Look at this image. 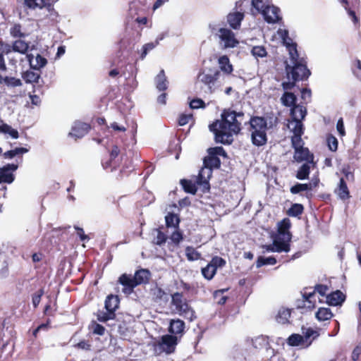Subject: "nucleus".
I'll use <instances>...</instances> for the list:
<instances>
[{
	"label": "nucleus",
	"mask_w": 361,
	"mask_h": 361,
	"mask_svg": "<svg viewBox=\"0 0 361 361\" xmlns=\"http://www.w3.org/2000/svg\"><path fill=\"white\" fill-rule=\"evenodd\" d=\"M244 113L236 112L231 109H225L221 114V119L209 126V130L214 133L215 141L224 145H230L233 141V134H238L241 130V121Z\"/></svg>",
	"instance_id": "f257e3e1"
},
{
	"label": "nucleus",
	"mask_w": 361,
	"mask_h": 361,
	"mask_svg": "<svg viewBox=\"0 0 361 361\" xmlns=\"http://www.w3.org/2000/svg\"><path fill=\"white\" fill-rule=\"evenodd\" d=\"M251 132L252 143L257 147L264 145L267 142V119L262 116H251L248 121Z\"/></svg>",
	"instance_id": "f03ea898"
},
{
	"label": "nucleus",
	"mask_w": 361,
	"mask_h": 361,
	"mask_svg": "<svg viewBox=\"0 0 361 361\" xmlns=\"http://www.w3.org/2000/svg\"><path fill=\"white\" fill-rule=\"evenodd\" d=\"M170 307L173 312L190 322L197 319L195 310L190 306L189 300L184 297L183 293L176 292L171 295Z\"/></svg>",
	"instance_id": "7ed1b4c3"
},
{
	"label": "nucleus",
	"mask_w": 361,
	"mask_h": 361,
	"mask_svg": "<svg viewBox=\"0 0 361 361\" xmlns=\"http://www.w3.org/2000/svg\"><path fill=\"white\" fill-rule=\"evenodd\" d=\"M293 56V58L290 56L293 66L288 63L285 66L287 75L294 81L307 80L310 75L311 72L307 67L306 60L302 57H300L299 53H297V56Z\"/></svg>",
	"instance_id": "20e7f679"
},
{
	"label": "nucleus",
	"mask_w": 361,
	"mask_h": 361,
	"mask_svg": "<svg viewBox=\"0 0 361 361\" xmlns=\"http://www.w3.org/2000/svg\"><path fill=\"white\" fill-rule=\"evenodd\" d=\"M120 305V298L118 295L109 294L106 296L104 301V308L106 312L98 310L96 316L99 322H106L109 320L116 318V311L118 309Z\"/></svg>",
	"instance_id": "39448f33"
},
{
	"label": "nucleus",
	"mask_w": 361,
	"mask_h": 361,
	"mask_svg": "<svg viewBox=\"0 0 361 361\" xmlns=\"http://www.w3.org/2000/svg\"><path fill=\"white\" fill-rule=\"evenodd\" d=\"M218 156L227 157V154L222 147L209 148L208 149V156L204 159L203 165L212 169L220 168L221 160Z\"/></svg>",
	"instance_id": "423d86ee"
},
{
	"label": "nucleus",
	"mask_w": 361,
	"mask_h": 361,
	"mask_svg": "<svg viewBox=\"0 0 361 361\" xmlns=\"http://www.w3.org/2000/svg\"><path fill=\"white\" fill-rule=\"evenodd\" d=\"M291 226L290 221L288 218H284L278 224L277 234L274 237L281 242L290 243L292 234L290 232V228Z\"/></svg>",
	"instance_id": "0eeeda50"
},
{
	"label": "nucleus",
	"mask_w": 361,
	"mask_h": 361,
	"mask_svg": "<svg viewBox=\"0 0 361 361\" xmlns=\"http://www.w3.org/2000/svg\"><path fill=\"white\" fill-rule=\"evenodd\" d=\"M310 288H305L302 299L296 300L297 309L313 310L316 306V298L314 291L307 292Z\"/></svg>",
	"instance_id": "6e6552de"
},
{
	"label": "nucleus",
	"mask_w": 361,
	"mask_h": 361,
	"mask_svg": "<svg viewBox=\"0 0 361 361\" xmlns=\"http://www.w3.org/2000/svg\"><path fill=\"white\" fill-rule=\"evenodd\" d=\"M212 176V169L204 166L200 170L197 176V184L202 189L203 192H207L210 190L209 179Z\"/></svg>",
	"instance_id": "1a4fd4ad"
},
{
	"label": "nucleus",
	"mask_w": 361,
	"mask_h": 361,
	"mask_svg": "<svg viewBox=\"0 0 361 361\" xmlns=\"http://www.w3.org/2000/svg\"><path fill=\"white\" fill-rule=\"evenodd\" d=\"M219 32V38L224 42V47L225 49L233 48L238 44V40L235 37L234 33L231 30L220 28Z\"/></svg>",
	"instance_id": "9d476101"
},
{
	"label": "nucleus",
	"mask_w": 361,
	"mask_h": 361,
	"mask_svg": "<svg viewBox=\"0 0 361 361\" xmlns=\"http://www.w3.org/2000/svg\"><path fill=\"white\" fill-rule=\"evenodd\" d=\"M18 169L15 164H7L0 169V183H11L15 179L13 172Z\"/></svg>",
	"instance_id": "9b49d317"
},
{
	"label": "nucleus",
	"mask_w": 361,
	"mask_h": 361,
	"mask_svg": "<svg viewBox=\"0 0 361 361\" xmlns=\"http://www.w3.org/2000/svg\"><path fill=\"white\" fill-rule=\"evenodd\" d=\"M278 33L280 35L283 44L286 47L290 56L291 58H293V56H297V53H298L297 44L293 42V39L289 37L288 31L287 30L279 29Z\"/></svg>",
	"instance_id": "f8f14e48"
},
{
	"label": "nucleus",
	"mask_w": 361,
	"mask_h": 361,
	"mask_svg": "<svg viewBox=\"0 0 361 361\" xmlns=\"http://www.w3.org/2000/svg\"><path fill=\"white\" fill-rule=\"evenodd\" d=\"M178 344V338L173 335L166 334L162 336L159 345L166 353L170 354L174 352L176 345Z\"/></svg>",
	"instance_id": "ddd939ff"
},
{
	"label": "nucleus",
	"mask_w": 361,
	"mask_h": 361,
	"mask_svg": "<svg viewBox=\"0 0 361 361\" xmlns=\"http://www.w3.org/2000/svg\"><path fill=\"white\" fill-rule=\"evenodd\" d=\"M90 125L87 123L75 121L69 135L75 138H81L90 131Z\"/></svg>",
	"instance_id": "4468645a"
},
{
	"label": "nucleus",
	"mask_w": 361,
	"mask_h": 361,
	"mask_svg": "<svg viewBox=\"0 0 361 361\" xmlns=\"http://www.w3.org/2000/svg\"><path fill=\"white\" fill-rule=\"evenodd\" d=\"M279 13L280 9L278 7L269 5L265 10H263L262 16L267 23H275L281 19Z\"/></svg>",
	"instance_id": "2eb2a0df"
},
{
	"label": "nucleus",
	"mask_w": 361,
	"mask_h": 361,
	"mask_svg": "<svg viewBox=\"0 0 361 361\" xmlns=\"http://www.w3.org/2000/svg\"><path fill=\"white\" fill-rule=\"evenodd\" d=\"M293 158L297 162L305 161L308 163H313L314 155L310 153L307 147H298L294 149Z\"/></svg>",
	"instance_id": "dca6fc26"
},
{
	"label": "nucleus",
	"mask_w": 361,
	"mask_h": 361,
	"mask_svg": "<svg viewBox=\"0 0 361 361\" xmlns=\"http://www.w3.org/2000/svg\"><path fill=\"white\" fill-rule=\"evenodd\" d=\"M118 283L124 287L123 292L126 294H130L137 286L134 277L127 274L121 275L118 278Z\"/></svg>",
	"instance_id": "f3484780"
},
{
	"label": "nucleus",
	"mask_w": 361,
	"mask_h": 361,
	"mask_svg": "<svg viewBox=\"0 0 361 361\" xmlns=\"http://www.w3.org/2000/svg\"><path fill=\"white\" fill-rule=\"evenodd\" d=\"M185 327V322L183 320L180 319H171L169 326V331L171 335L181 337L184 333Z\"/></svg>",
	"instance_id": "a211bd4d"
},
{
	"label": "nucleus",
	"mask_w": 361,
	"mask_h": 361,
	"mask_svg": "<svg viewBox=\"0 0 361 361\" xmlns=\"http://www.w3.org/2000/svg\"><path fill=\"white\" fill-rule=\"evenodd\" d=\"M26 58L30 63V68L35 71L40 70L41 68H43L47 63V59L42 56L39 54H37L35 57L31 54H27Z\"/></svg>",
	"instance_id": "6ab92c4d"
},
{
	"label": "nucleus",
	"mask_w": 361,
	"mask_h": 361,
	"mask_svg": "<svg viewBox=\"0 0 361 361\" xmlns=\"http://www.w3.org/2000/svg\"><path fill=\"white\" fill-rule=\"evenodd\" d=\"M24 7L26 9L35 10L46 8L50 11L52 8V4L45 3L44 0H24Z\"/></svg>",
	"instance_id": "aec40b11"
},
{
	"label": "nucleus",
	"mask_w": 361,
	"mask_h": 361,
	"mask_svg": "<svg viewBox=\"0 0 361 361\" xmlns=\"http://www.w3.org/2000/svg\"><path fill=\"white\" fill-rule=\"evenodd\" d=\"M334 192L343 201H345L350 197L349 189L343 178H340L338 186L336 188Z\"/></svg>",
	"instance_id": "412c9836"
},
{
	"label": "nucleus",
	"mask_w": 361,
	"mask_h": 361,
	"mask_svg": "<svg viewBox=\"0 0 361 361\" xmlns=\"http://www.w3.org/2000/svg\"><path fill=\"white\" fill-rule=\"evenodd\" d=\"M266 249L267 251H270V252H288L290 251V243L281 242L279 240L274 238L273 244L267 245Z\"/></svg>",
	"instance_id": "4be33fe9"
},
{
	"label": "nucleus",
	"mask_w": 361,
	"mask_h": 361,
	"mask_svg": "<svg viewBox=\"0 0 361 361\" xmlns=\"http://www.w3.org/2000/svg\"><path fill=\"white\" fill-rule=\"evenodd\" d=\"M345 295L339 290L326 295V302L331 306H337L344 302Z\"/></svg>",
	"instance_id": "5701e85b"
},
{
	"label": "nucleus",
	"mask_w": 361,
	"mask_h": 361,
	"mask_svg": "<svg viewBox=\"0 0 361 361\" xmlns=\"http://www.w3.org/2000/svg\"><path fill=\"white\" fill-rule=\"evenodd\" d=\"M292 121L303 120L307 115L306 107L300 104H294L290 109Z\"/></svg>",
	"instance_id": "b1692460"
},
{
	"label": "nucleus",
	"mask_w": 361,
	"mask_h": 361,
	"mask_svg": "<svg viewBox=\"0 0 361 361\" xmlns=\"http://www.w3.org/2000/svg\"><path fill=\"white\" fill-rule=\"evenodd\" d=\"M22 78L26 83H38L41 78V71L30 68L22 73Z\"/></svg>",
	"instance_id": "393cba45"
},
{
	"label": "nucleus",
	"mask_w": 361,
	"mask_h": 361,
	"mask_svg": "<svg viewBox=\"0 0 361 361\" xmlns=\"http://www.w3.org/2000/svg\"><path fill=\"white\" fill-rule=\"evenodd\" d=\"M220 76V71L219 70H216L213 74L211 73H202L199 75V78H200V81L206 85L209 86V88L211 92L212 87L211 84H214Z\"/></svg>",
	"instance_id": "a878e982"
},
{
	"label": "nucleus",
	"mask_w": 361,
	"mask_h": 361,
	"mask_svg": "<svg viewBox=\"0 0 361 361\" xmlns=\"http://www.w3.org/2000/svg\"><path fill=\"white\" fill-rule=\"evenodd\" d=\"M151 276V274L148 269H140L135 271L134 275V279L136 283V286L141 284H146L149 282Z\"/></svg>",
	"instance_id": "bb28decb"
},
{
	"label": "nucleus",
	"mask_w": 361,
	"mask_h": 361,
	"mask_svg": "<svg viewBox=\"0 0 361 361\" xmlns=\"http://www.w3.org/2000/svg\"><path fill=\"white\" fill-rule=\"evenodd\" d=\"M244 18V14L241 12H235L229 13L227 16V22L233 29H238Z\"/></svg>",
	"instance_id": "cd10ccee"
},
{
	"label": "nucleus",
	"mask_w": 361,
	"mask_h": 361,
	"mask_svg": "<svg viewBox=\"0 0 361 361\" xmlns=\"http://www.w3.org/2000/svg\"><path fill=\"white\" fill-rule=\"evenodd\" d=\"M220 70L226 75H230L233 71V65L226 55L221 56L218 59Z\"/></svg>",
	"instance_id": "c85d7f7f"
},
{
	"label": "nucleus",
	"mask_w": 361,
	"mask_h": 361,
	"mask_svg": "<svg viewBox=\"0 0 361 361\" xmlns=\"http://www.w3.org/2000/svg\"><path fill=\"white\" fill-rule=\"evenodd\" d=\"M156 87L159 91H165L168 88V81L164 70H161L155 78Z\"/></svg>",
	"instance_id": "c756f323"
},
{
	"label": "nucleus",
	"mask_w": 361,
	"mask_h": 361,
	"mask_svg": "<svg viewBox=\"0 0 361 361\" xmlns=\"http://www.w3.org/2000/svg\"><path fill=\"white\" fill-rule=\"evenodd\" d=\"M281 103L287 107H292L296 104L297 97L293 92H285L281 98Z\"/></svg>",
	"instance_id": "7c9ffc66"
},
{
	"label": "nucleus",
	"mask_w": 361,
	"mask_h": 361,
	"mask_svg": "<svg viewBox=\"0 0 361 361\" xmlns=\"http://www.w3.org/2000/svg\"><path fill=\"white\" fill-rule=\"evenodd\" d=\"M290 310L288 308H281L279 310L278 314L276 317V319L278 323L285 324L289 322V318L290 317Z\"/></svg>",
	"instance_id": "2f4dec72"
},
{
	"label": "nucleus",
	"mask_w": 361,
	"mask_h": 361,
	"mask_svg": "<svg viewBox=\"0 0 361 361\" xmlns=\"http://www.w3.org/2000/svg\"><path fill=\"white\" fill-rule=\"evenodd\" d=\"M310 163H305L303 164L297 171L295 177L299 180H305L309 178V175L310 173Z\"/></svg>",
	"instance_id": "473e14b6"
},
{
	"label": "nucleus",
	"mask_w": 361,
	"mask_h": 361,
	"mask_svg": "<svg viewBox=\"0 0 361 361\" xmlns=\"http://www.w3.org/2000/svg\"><path fill=\"white\" fill-rule=\"evenodd\" d=\"M180 184H181L184 191L188 193L195 195L197 190V181L195 183H193L190 180L182 179L180 180Z\"/></svg>",
	"instance_id": "72a5a7b5"
},
{
	"label": "nucleus",
	"mask_w": 361,
	"mask_h": 361,
	"mask_svg": "<svg viewBox=\"0 0 361 361\" xmlns=\"http://www.w3.org/2000/svg\"><path fill=\"white\" fill-rule=\"evenodd\" d=\"M13 50L22 54L27 53L29 49V44L23 40L18 39L13 42Z\"/></svg>",
	"instance_id": "f704fd0d"
},
{
	"label": "nucleus",
	"mask_w": 361,
	"mask_h": 361,
	"mask_svg": "<svg viewBox=\"0 0 361 361\" xmlns=\"http://www.w3.org/2000/svg\"><path fill=\"white\" fill-rule=\"evenodd\" d=\"M315 316L319 321H326L333 317V314L329 308L320 307L316 312Z\"/></svg>",
	"instance_id": "c9c22d12"
},
{
	"label": "nucleus",
	"mask_w": 361,
	"mask_h": 361,
	"mask_svg": "<svg viewBox=\"0 0 361 361\" xmlns=\"http://www.w3.org/2000/svg\"><path fill=\"white\" fill-rule=\"evenodd\" d=\"M185 256L187 259L190 262L198 260L202 257L201 253L192 246L185 247Z\"/></svg>",
	"instance_id": "e433bc0d"
},
{
	"label": "nucleus",
	"mask_w": 361,
	"mask_h": 361,
	"mask_svg": "<svg viewBox=\"0 0 361 361\" xmlns=\"http://www.w3.org/2000/svg\"><path fill=\"white\" fill-rule=\"evenodd\" d=\"M312 185L311 183H297L290 188V192L293 194H298L303 191L312 190Z\"/></svg>",
	"instance_id": "4c0bfd02"
},
{
	"label": "nucleus",
	"mask_w": 361,
	"mask_h": 361,
	"mask_svg": "<svg viewBox=\"0 0 361 361\" xmlns=\"http://www.w3.org/2000/svg\"><path fill=\"white\" fill-rule=\"evenodd\" d=\"M287 343L290 346L305 345L304 337L297 334H291L287 339Z\"/></svg>",
	"instance_id": "58836bf2"
},
{
	"label": "nucleus",
	"mask_w": 361,
	"mask_h": 361,
	"mask_svg": "<svg viewBox=\"0 0 361 361\" xmlns=\"http://www.w3.org/2000/svg\"><path fill=\"white\" fill-rule=\"evenodd\" d=\"M166 225L167 227L178 228L180 219L178 216L174 213H169L166 217Z\"/></svg>",
	"instance_id": "ea45409f"
},
{
	"label": "nucleus",
	"mask_w": 361,
	"mask_h": 361,
	"mask_svg": "<svg viewBox=\"0 0 361 361\" xmlns=\"http://www.w3.org/2000/svg\"><path fill=\"white\" fill-rule=\"evenodd\" d=\"M0 133L4 134H8L12 138L17 139L19 137V133L16 129L13 128L7 123L0 125Z\"/></svg>",
	"instance_id": "a19ab883"
},
{
	"label": "nucleus",
	"mask_w": 361,
	"mask_h": 361,
	"mask_svg": "<svg viewBox=\"0 0 361 361\" xmlns=\"http://www.w3.org/2000/svg\"><path fill=\"white\" fill-rule=\"evenodd\" d=\"M304 212V207L301 204L295 203L291 205V207L288 209L287 214L290 216H299Z\"/></svg>",
	"instance_id": "79ce46f5"
},
{
	"label": "nucleus",
	"mask_w": 361,
	"mask_h": 361,
	"mask_svg": "<svg viewBox=\"0 0 361 361\" xmlns=\"http://www.w3.org/2000/svg\"><path fill=\"white\" fill-rule=\"evenodd\" d=\"M28 152V149L25 147H16L13 149L8 150L3 155L4 158L5 159H13L14 157L18 156L19 154H23Z\"/></svg>",
	"instance_id": "37998d69"
},
{
	"label": "nucleus",
	"mask_w": 361,
	"mask_h": 361,
	"mask_svg": "<svg viewBox=\"0 0 361 361\" xmlns=\"http://www.w3.org/2000/svg\"><path fill=\"white\" fill-rule=\"evenodd\" d=\"M202 276L207 280H212L216 273V270L209 263L201 269Z\"/></svg>",
	"instance_id": "c03bdc74"
},
{
	"label": "nucleus",
	"mask_w": 361,
	"mask_h": 361,
	"mask_svg": "<svg viewBox=\"0 0 361 361\" xmlns=\"http://www.w3.org/2000/svg\"><path fill=\"white\" fill-rule=\"evenodd\" d=\"M276 259L274 257H264L262 256H259L256 262V267L257 268H259L262 266L271 264L274 265L276 264Z\"/></svg>",
	"instance_id": "a18cd8bd"
},
{
	"label": "nucleus",
	"mask_w": 361,
	"mask_h": 361,
	"mask_svg": "<svg viewBox=\"0 0 361 361\" xmlns=\"http://www.w3.org/2000/svg\"><path fill=\"white\" fill-rule=\"evenodd\" d=\"M0 80L1 81H3L5 83V85H6L8 87H20L22 85V82L20 79L14 77L6 76L4 78H2L0 75Z\"/></svg>",
	"instance_id": "49530a36"
},
{
	"label": "nucleus",
	"mask_w": 361,
	"mask_h": 361,
	"mask_svg": "<svg viewBox=\"0 0 361 361\" xmlns=\"http://www.w3.org/2000/svg\"><path fill=\"white\" fill-rule=\"evenodd\" d=\"M10 34L14 38H23L25 34L22 31V26L19 23L14 24L10 29Z\"/></svg>",
	"instance_id": "de8ad7c7"
},
{
	"label": "nucleus",
	"mask_w": 361,
	"mask_h": 361,
	"mask_svg": "<svg viewBox=\"0 0 361 361\" xmlns=\"http://www.w3.org/2000/svg\"><path fill=\"white\" fill-rule=\"evenodd\" d=\"M159 44V41L156 40L154 42H149L144 44L142 47V52L140 54V59L143 60L149 51L154 49Z\"/></svg>",
	"instance_id": "09e8293b"
},
{
	"label": "nucleus",
	"mask_w": 361,
	"mask_h": 361,
	"mask_svg": "<svg viewBox=\"0 0 361 361\" xmlns=\"http://www.w3.org/2000/svg\"><path fill=\"white\" fill-rule=\"evenodd\" d=\"M252 6L257 12L262 14L263 10H265L269 5L267 0H252Z\"/></svg>",
	"instance_id": "8fccbe9b"
},
{
	"label": "nucleus",
	"mask_w": 361,
	"mask_h": 361,
	"mask_svg": "<svg viewBox=\"0 0 361 361\" xmlns=\"http://www.w3.org/2000/svg\"><path fill=\"white\" fill-rule=\"evenodd\" d=\"M209 263L217 271L218 268L224 267L226 265V262L221 257L214 256Z\"/></svg>",
	"instance_id": "3c124183"
},
{
	"label": "nucleus",
	"mask_w": 361,
	"mask_h": 361,
	"mask_svg": "<svg viewBox=\"0 0 361 361\" xmlns=\"http://www.w3.org/2000/svg\"><path fill=\"white\" fill-rule=\"evenodd\" d=\"M318 336L319 334L316 331L312 329H308L307 331L305 333V336H303L305 338V346L308 347L311 344L312 341V340H310L311 336H313V339H314Z\"/></svg>",
	"instance_id": "603ef678"
},
{
	"label": "nucleus",
	"mask_w": 361,
	"mask_h": 361,
	"mask_svg": "<svg viewBox=\"0 0 361 361\" xmlns=\"http://www.w3.org/2000/svg\"><path fill=\"white\" fill-rule=\"evenodd\" d=\"M252 54L256 57H264L267 56V52L263 46H255L252 49Z\"/></svg>",
	"instance_id": "864d4df0"
},
{
	"label": "nucleus",
	"mask_w": 361,
	"mask_h": 361,
	"mask_svg": "<svg viewBox=\"0 0 361 361\" xmlns=\"http://www.w3.org/2000/svg\"><path fill=\"white\" fill-rule=\"evenodd\" d=\"M302 135H293L291 137V145L294 149L298 147H303L304 142L302 139Z\"/></svg>",
	"instance_id": "5fc2aeb1"
},
{
	"label": "nucleus",
	"mask_w": 361,
	"mask_h": 361,
	"mask_svg": "<svg viewBox=\"0 0 361 361\" xmlns=\"http://www.w3.org/2000/svg\"><path fill=\"white\" fill-rule=\"evenodd\" d=\"M170 239L175 245H178L183 239V233L179 230H176L171 235Z\"/></svg>",
	"instance_id": "6e6d98bb"
},
{
	"label": "nucleus",
	"mask_w": 361,
	"mask_h": 361,
	"mask_svg": "<svg viewBox=\"0 0 361 361\" xmlns=\"http://www.w3.org/2000/svg\"><path fill=\"white\" fill-rule=\"evenodd\" d=\"M190 106L193 109H197L200 108L204 109L206 107V104L202 99L195 98L191 100L190 102Z\"/></svg>",
	"instance_id": "4d7b16f0"
},
{
	"label": "nucleus",
	"mask_w": 361,
	"mask_h": 361,
	"mask_svg": "<svg viewBox=\"0 0 361 361\" xmlns=\"http://www.w3.org/2000/svg\"><path fill=\"white\" fill-rule=\"evenodd\" d=\"M44 295V290L42 288L38 290L36 293L32 295V301L34 307H37L40 301L42 295Z\"/></svg>",
	"instance_id": "13d9d810"
},
{
	"label": "nucleus",
	"mask_w": 361,
	"mask_h": 361,
	"mask_svg": "<svg viewBox=\"0 0 361 361\" xmlns=\"http://www.w3.org/2000/svg\"><path fill=\"white\" fill-rule=\"evenodd\" d=\"M302 121V120L293 121L295 123V126L293 128V135H303L304 127Z\"/></svg>",
	"instance_id": "bf43d9fd"
},
{
	"label": "nucleus",
	"mask_w": 361,
	"mask_h": 361,
	"mask_svg": "<svg viewBox=\"0 0 361 361\" xmlns=\"http://www.w3.org/2000/svg\"><path fill=\"white\" fill-rule=\"evenodd\" d=\"M329 290V288L326 285L324 284H317L314 286V289L312 291H314V293L317 292L321 296H326V293Z\"/></svg>",
	"instance_id": "052dcab7"
},
{
	"label": "nucleus",
	"mask_w": 361,
	"mask_h": 361,
	"mask_svg": "<svg viewBox=\"0 0 361 361\" xmlns=\"http://www.w3.org/2000/svg\"><path fill=\"white\" fill-rule=\"evenodd\" d=\"M166 235L161 231L159 230L154 239V243L157 245H161L166 243Z\"/></svg>",
	"instance_id": "680f3d73"
},
{
	"label": "nucleus",
	"mask_w": 361,
	"mask_h": 361,
	"mask_svg": "<svg viewBox=\"0 0 361 361\" xmlns=\"http://www.w3.org/2000/svg\"><path fill=\"white\" fill-rule=\"evenodd\" d=\"M106 329L102 325L97 323H92V333L99 336H103L105 333Z\"/></svg>",
	"instance_id": "e2e57ef3"
},
{
	"label": "nucleus",
	"mask_w": 361,
	"mask_h": 361,
	"mask_svg": "<svg viewBox=\"0 0 361 361\" xmlns=\"http://www.w3.org/2000/svg\"><path fill=\"white\" fill-rule=\"evenodd\" d=\"M327 144L329 149L336 152L338 149V140L334 136H329L327 138Z\"/></svg>",
	"instance_id": "0e129e2a"
},
{
	"label": "nucleus",
	"mask_w": 361,
	"mask_h": 361,
	"mask_svg": "<svg viewBox=\"0 0 361 361\" xmlns=\"http://www.w3.org/2000/svg\"><path fill=\"white\" fill-rule=\"evenodd\" d=\"M192 118V114H181L178 119V123L180 126H183L188 124L190 119Z\"/></svg>",
	"instance_id": "69168bd1"
},
{
	"label": "nucleus",
	"mask_w": 361,
	"mask_h": 361,
	"mask_svg": "<svg viewBox=\"0 0 361 361\" xmlns=\"http://www.w3.org/2000/svg\"><path fill=\"white\" fill-rule=\"evenodd\" d=\"M252 343L254 347L256 348H262L267 343L266 338L263 336L256 337L252 340Z\"/></svg>",
	"instance_id": "338daca9"
},
{
	"label": "nucleus",
	"mask_w": 361,
	"mask_h": 361,
	"mask_svg": "<svg viewBox=\"0 0 361 361\" xmlns=\"http://www.w3.org/2000/svg\"><path fill=\"white\" fill-rule=\"evenodd\" d=\"M13 44L11 45L4 42L2 44L1 49H0V54H2V56L4 57L5 55H8L11 52L13 51Z\"/></svg>",
	"instance_id": "774afa93"
}]
</instances>
